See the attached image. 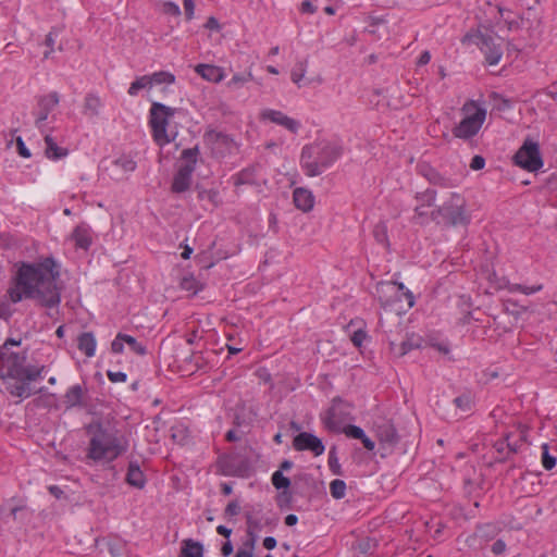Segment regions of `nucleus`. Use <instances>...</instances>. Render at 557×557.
Returning <instances> with one entry per match:
<instances>
[{
    "label": "nucleus",
    "instance_id": "nucleus-48",
    "mask_svg": "<svg viewBox=\"0 0 557 557\" xmlns=\"http://www.w3.org/2000/svg\"><path fill=\"white\" fill-rule=\"evenodd\" d=\"M329 466L334 474H341V466L338 463L335 448L333 447L329 454Z\"/></svg>",
    "mask_w": 557,
    "mask_h": 557
},
{
    "label": "nucleus",
    "instance_id": "nucleus-32",
    "mask_svg": "<svg viewBox=\"0 0 557 557\" xmlns=\"http://www.w3.org/2000/svg\"><path fill=\"white\" fill-rule=\"evenodd\" d=\"M20 383H15L9 387L10 394L16 397H28L32 395V391L27 380H20Z\"/></svg>",
    "mask_w": 557,
    "mask_h": 557
},
{
    "label": "nucleus",
    "instance_id": "nucleus-35",
    "mask_svg": "<svg viewBox=\"0 0 557 557\" xmlns=\"http://www.w3.org/2000/svg\"><path fill=\"white\" fill-rule=\"evenodd\" d=\"M149 78L151 81V86L161 84H173L175 82V76L172 73L164 71L156 72L149 75Z\"/></svg>",
    "mask_w": 557,
    "mask_h": 557
},
{
    "label": "nucleus",
    "instance_id": "nucleus-12",
    "mask_svg": "<svg viewBox=\"0 0 557 557\" xmlns=\"http://www.w3.org/2000/svg\"><path fill=\"white\" fill-rule=\"evenodd\" d=\"M348 414V405L339 399H334L331 408L323 417V423L329 431L341 433Z\"/></svg>",
    "mask_w": 557,
    "mask_h": 557
},
{
    "label": "nucleus",
    "instance_id": "nucleus-40",
    "mask_svg": "<svg viewBox=\"0 0 557 557\" xmlns=\"http://www.w3.org/2000/svg\"><path fill=\"white\" fill-rule=\"evenodd\" d=\"M330 492L335 499L343 498L346 492V483L338 479L332 481L330 484Z\"/></svg>",
    "mask_w": 557,
    "mask_h": 557
},
{
    "label": "nucleus",
    "instance_id": "nucleus-26",
    "mask_svg": "<svg viewBox=\"0 0 557 557\" xmlns=\"http://www.w3.org/2000/svg\"><path fill=\"white\" fill-rule=\"evenodd\" d=\"M84 395V388L82 385L77 384L67 389L64 395V404L66 408H72L82 404Z\"/></svg>",
    "mask_w": 557,
    "mask_h": 557
},
{
    "label": "nucleus",
    "instance_id": "nucleus-3",
    "mask_svg": "<svg viewBox=\"0 0 557 557\" xmlns=\"http://www.w3.org/2000/svg\"><path fill=\"white\" fill-rule=\"evenodd\" d=\"M466 207V199L461 195L449 191L442 203L432 210V221L447 226L467 225L470 215Z\"/></svg>",
    "mask_w": 557,
    "mask_h": 557
},
{
    "label": "nucleus",
    "instance_id": "nucleus-31",
    "mask_svg": "<svg viewBox=\"0 0 557 557\" xmlns=\"http://www.w3.org/2000/svg\"><path fill=\"white\" fill-rule=\"evenodd\" d=\"M307 60L299 61L296 63L295 67L292 70L290 78L293 83H295L298 87H301V82L305 78L307 72Z\"/></svg>",
    "mask_w": 557,
    "mask_h": 557
},
{
    "label": "nucleus",
    "instance_id": "nucleus-64",
    "mask_svg": "<svg viewBox=\"0 0 557 557\" xmlns=\"http://www.w3.org/2000/svg\"><path fill=\"white\" fill-rule=\"evenodd\" d=\"M300 10L302 13H309V14H312L315 12V7L312 4L311 1L309 0H305L302 3H301V7H300Z\"/></svg>",
    "mask_w": 557,
    "mask_h": 557
},
{
    "label": "nucleus",
    "instance_id": "nucleus-29",
    "mask_svg": "<svg viewBox=\"0 0 557 557\" xmlns=\"http://www.w3.org/2000/svg\"><path fill=\"white\" fill-rule=\"evenodd\" d=\"M72 237L75 240L76 246L79 248L87 249L91 244L90 236L84 227L77 226L74 230Z\"/></svg>",
    "mask_w": 557,
    "mask_h": 557
},
{
    "label": "nucleus",
    "instance_id": "nucleus-37",
    "mask_svg": "<svg viewBox=\"0 0 557 557\" xmlns=\"http://www.w3.org/2000/svg\"><path fill=\"white\" fill-rule=\"evenodd\" d=\"M377 540L373 537H363L358 544L357 548L361 554H372L377 547Z\"/></svg>",
    "mask_w": 557,
    "mask_h": 557
},
{
    "label": "nucleus",
    "instance_id": "nucleus-16",
    "mask_svg": "<svg viewBox=\"0 0 557 557\" xmlns=\"http://www.w3.org/2000/svg\"><path fill=\"white\" fill-rule=\"evenodd\" d=\"M260 116L263 120H269L272 123L283 126L284 128L288 129L290 133L296 134L298 132L299 122L287 116L286 114H284L281 111L267 109L261 112Z\"/></svg>",
    "mask_w": 557,
    "mask_h": 557
},
{
    "label": "nucleus",
    "instance_id": "nucleus-36",
    "mask_svg": "<svg viewBox=\"0 0 557 557\" xmlns=\"http://www.w3.org/2000/svg\"><path fill=\"white\" fill-rule=\"evenodd\" d=\"M180 286L182 289L191 292L193 295L202 289V284L199 283L194 276H185L181 280Z\"/></svg>",
    "mask_w": 557,
    "mask_h": 557
},
{
    "label": "nucleus",
    "instance_id": "nucleus-52",
    "mask_svg": "<svg viewBox=\"0 0 557 557\" xmlns=\"http://www.w3.org/2000/svg\"><path fill=\"white\" fill-rule=\"evenodd\" d=\"M491 550L494 555H502L506 550V543L503 540H497L493 543Z\"/></svg>",
    "mask_w": 557,
    "mask_h": 557
},
{
    "label": "nucleus",
    "instance_id": "nucleus-23",
    "mask_svg": "<svg viewBox=\"0 0 557 557\" xmlns=\"http://www.w3.org/2000/svg\"><path fill=\"white\" fill-rule=\"evenodd\" d=\"M102 102L99 96L95 94H87L84 99V114L89 117L98 116Z\"/></svg>",
    "mask_w": 557,
    "mask_h": 557
},
{
    "label": "nucleus",
    "instance_id": "nucleus-11",
    "mask_svg": "<svg viewBox=\"0 0 557 557\" xmlns=\"http://www.w3.org/2000/svg\"><path fill=\"white\" fill-rule=\"evenodd\" d=\"M416 201L413 221L421 225L432 221V210L437 207L435 203L436 191L434 189H426L422 193H418Z\"/></svg>",
    "mask_w": 557,
    "mask_h": 557
},
{
    "label": "nucleus",
    "instance_id": "nucleus-58",
    "mask_svg": "<svg viewBox=\"0 0 557 557\" xmlns=\"http://www.w3.org/2000/svg\"><path fill=\"white\" fill-rule=\"evenodd\" d=\"M184 10L187 20H191L194 16L195 3L194 0H184Z\"/></svg>",
    "mask_w": 557,
    "mask_h": 557
},
{
    "label": "nucleus",
    "instance_id": "nucleus-49",
    "mask_svg": "<svg viewBox=\"0 0 557 557\" xmlns=\"http://www.w3.org/2000/svg\"><path fill=\"white\" fill-rule=\"evenodd\" d=\"M542 285H535V286H525V285H521V284H516L512 286L511 290H517V292H520L522 294H525V295H530V294H533V293H536V292H540L542 289Z\"/></svg>",
    "mask_w": 557,
    "mask_h": 557
},
{
    "label": "nucleus",
    "instance_id": "nucleus-19",
    "mask_svg": "<svg viewBox=\"0 0 557 557\" xmlns=\"http://www.w3.org/2000/svg\"><path fill=\"white\" fill-rule=\"evenodd\" d=\"M195 71L203 79L211 83H220L225 77L224 70L212 64H198L195 66Z\"/></svg>",
    "mask_w": 557,
    "mask_h": 557
},
{
    "label": "nucleus",
    "instance_id": "nucleus-27",
    "mask_svg": "<svg viewBox=\"0 0 557 557\" xmlns=\"http://www.w3.org/2000/svg\"><path fill=\"white\" fill-rule=\"evenodd\" d=\"M46 156L49 159H60L67 154V150L59 147L50 135L45 136Z\"/></svg>",
    "mask_w": 557,
    "mask_h": 557
},
{
    "label": "nucleus",
    "instance_id": "nucleus-41",
    "mask_svg": "<svg viewBox=\"0 0 557 557\" xmlns=\"http://www.w3.org/2000/svg\"><path fill=\"white\" fill-rule=\"evenodd\" d=\"M272 484L277 490H287L290 485V481L288 478L283 475L281 470H277L272 475Z\"/></svg>",
    "mask_w": 557,
    "mask_h": 557
},
{
    "label": "nucleus",
    "instance_id": "nucleus-46",
    "mask_svg": "<svg viewBox=\"0 0 557 557\" xmlns=\"http://www.w3.org/2000/svg\"><path fill=\"white\" fill-rule=\"evenodd\" d=\"M478 532L480 536L485 537L486 540L493 539L497 533V528L494 524H484L479 527Z\"/></svg>",
    "mask_w": 557,
    "mask_h": 557
},
{
    "label": "nucleus",
    "instance_id": "nucleus-59",
    "mask_svg": "<svg viewBox=\"0 0 557 557\" xmlns=\"http://www.w3.org/2000/svg\"><path fill=\"white\" fill-rule=\"evenodd\" d=\"M492 97H493V99H494V100H498V101H500V104L498 106V109H499V110H505V109L510 108V106H511L510 100H508V99H506V98L502 97L500 95H498V94H496V92H494V94L492 95Z\"/></svg>",
    "mask_w": 557,
    "mask_h": 557
},
{
    "label": "nucleus",
    "instance_id": "nucleus-30",
    "mask_svg": "<svg viewBox=\"0 0 557 557\" xmlns=\"http://www.w3.org/2000/svg\"><path fill=\"white\" fill-rule=\"evenodd\" d=\"M151 81L149 75H144L136 78L129 86L127 92L129 96H136L144 88H151Z\"/></svg>",
    "mask_w": 557,
    "mask_h": 557
},
{
    "label": "nucleus",
    "instance_id": "nucleus-53",
    "mask_svg": "<svg viewBox=\"0 0 557 557\" xmlns=\"http://www.w3.org/2000/svg\"><path fill=\"white\" fill-rule=\"evenodd\" d=\"M239 509H240L239 504L236 500H233V502L228 503V505L225 508L224 513L226 516H236V515H238Z\"/></svg>",
    "mask_w": 557,
    "mask_h": 557
},
{
    "label": "nucleus",
    "instance_id": "nucleus-57",
    "mask_svg": "<svg viewBox=\"0 0 557 557\" xmlns=\"http://www.w3.org/2000/svg\"><path fill=\"white\" fill-rule=\"evenodd\" d=\"M163 7H164V12L168 14H172V15H176V16L181 14V10H180L178 5L175 4L174 2H165Z\"/></svg>",
    "mask_w": 557,
    "mask_h": 557
},
{
    "label": "nucleus",
    "instance_id": "nucleus-9",
    "mask_svg": "<svg viewBox=\"0 0 557 557\" xmlns=\"http://www.w3.org/2000/svg\"><path fill=\"white\" fill-rule=\"evenodd\" d=\"M198 153L197 147L183 150L182 159L186 162L180 166L173 178L172 190L174 193H184L190 187L191 174L195 171Z\"/></svg>",
    "mask_w": 557,
    "mask_h": 557
},
{
    "label": "nucleus",
    "instance_id": "nucleus-1",
    "mask_svg": "<svg viewBox=\"0 0 557 557\" xmlns=\"http://www.w3.org/2000/svg\"><path fill=\"white\" fill-rule=\"evenodd\" d=\"M10 280L7 296L13 302L24 298L38 299L45 307L60 304V290L57 286L59 271L52 258L40 262H20Z\"/></svg>",
    "mask_w": 557,
    "mask_h": 557
},
{
    "label": "nucleus",
    "instance_id": "nucleus-55",
    "mask_svg": "<svg viewBox=\"0 0 557 557\" xmlns=\"http://www.w3.org/2000/svg\"><path fill=\"white\" fill-rule=\"evenodd\" d=\"M125 342L123 341V338H120V333L116 335V337L114 338V341L111 343V349L113 352L115 354H121L123 351V344Z\"/></svg>",
    "mask_w": 557,
    "mask_h": 557
},
{
    "label": "nucleus",
    "instance_id": "nucleus-50",
    "mask_svg": "<svg viewBox=\"0 0 557 557\" xmlns=\"http://www.w3.org/2000/svg\"><path fill=\"white\" fill-rule=\"evenodd\" d=\"M366 337H367V333L362 330H358V331L354 332V334L351 335V342L356 347H361Z\"/></svg>",
    "mask_w": 557,
    "mask_h": 557
},
{
    "label": "nucleus",
    "instance_id": "nucleus-7",
    "mask_svg": "<svg viewBox=\"0 0 557 557\" xmlns=\"http://www.w3.org/2000/svg\"><path fill=\"white\" fill-rule=\"evenodd\" d=\"M175 113V108L168 107L160 102H152L151 104L149 125L152 131L153 140L161 147L173 140V138L169 136L166 127Z\"/></svg>",
    "mask_w": 557,
    "mask_h": 557
},
{
    "label": "nucleus",
    "instance_id": "nucleus-63",
    "mask_svg": "<svg viewBox=\"0 0 557 557\" xmlns=\"http://www.w3.org/2000/svg\"><path fill=\"white\" fill-rule=\"evenodd\" d=\"M205 27L211 30H220L221 28L219 21L213 16L207 20Z\"/></svg>",
    "mask_w": 557,
    "mask_h": 557
},
{
    "label": "nucleus",
    "instance_id": "nucleus-22",
    "mask_svg": "<svg viewBox=\"0 0 557 557\" xmlns=\"http://www.w3.org/2000/svg\"><path fill=\"white\" fill-rule=\"evenodd\" d=\"M180 557H203V545L195 540L182 541Z\"/></svg>",
    "mask_w": 557,
    "mask_h": 557
},
{
    "label": "nucleus",
    "instance_id": "nucleus-4",
    "mask_svg": "<svg viewBox=\"0 0 557 557\" xmlns=\"http://www.w3.org/2000/svg\"><path fill=\"white\" fill-rule=\"evenodd\" d=\"M461 112L465 117L453 128L456 138L463 140L472 139L482 128L486 119V110L478 106L473 100L467 101Z\"/></svg>",
    "mask_w": 557,
    "mask_h": 557
},
{
    "label": "nucleus",
    "instance_id": "nucleus-38",
    "mask_svg": "<svg viewBox=\"0 0 557 557\" xmlns=\"http://www.w3.org/2000/svg\"><path fill=\"white\" fill-rule=\"evenodd\" d=\"M120 338H123L125 344H127L131 350H133L135 354L140 356L146 354V347L138 343L135 337L120 333Z\"/></svg>",
    "mask_w": 557,
    "mask_h": 557
},
{
    "label": "nucleus",
    "instance_id": "nucleus-14",
    "mask_svg": "<svg viewBox=\"0 0 557 557\" xmlns=\"http://www.w3.org/2000/svg\"><path fill=\"white\" fill-rule=\"evenodd\" d=\"M293 446L296 450H310L314 456H320L324 453V445L322 441L308 432L299 433L294 438Z\"/></svg>",
    "mask_w": 557,
    "mask_h": 557
},
{
    "label": "nucleus",
    "instance_id": "nucleus-45",
    "mask_svg": "<svg viewBox=\"0 0 557 557\" xmlns=\"http://www.w3.org/2000/svg\"><path fill=\"white\" fill-rule=\"evenodd\" d=\"M342 432H344L348 437H352V438H357V440H361L362 437H364V431L360 428V426H357V425H347L345 428H343Z\"/></svg>",
    "mask_w": 557,
    "mask_h": 557
},
{
    "label": "nucleus",
    "instance_id": "nucleus-17",
    "mask_svg": "<svg viewBox=\"0 0 557 557\" xmlns=\"http://www.w3.org/2000/svg\"><path fill=\"white\" fill-rule=\"evenodd\" d=\"M59 95L55 91H52L39 98V111L37 113V117L35 121V124L38 128H40L42 123L48 119L49 113L59 104Z\"/></svg>",
    "mask_w": 557,
    "mask_h": 557
},
{
    "label": "nucleus",
    "instance_id": "nucleus-39",
    "mask_svg": "<svg viewBox=\"0 0 557 557\" xmlns=\"http://www.w3.org/2000/svg\"><path fill=\"white\" fill-rule=\"evenodd\" d=\"M247 534H257L261 530V522L255 517L252 511H246Z\"/></svg>",
    "mask_w": 557,
    "mask_h": 557
},
{
    "label": "nucleus",
    "instance_id": "nucleus-62",
    "mask_svg": "<svg viewBox=\"0 0 557 557\" xmlns=\"http://www.w3.org/2000/svg\"><path fill=\"white\" fill-rule=\"evenodd\" d=\"M10 317H11L10 306L4 301H0V319L7 320Z\"/></svg>",
    "mask_w": 557,
    "mask_h": 557
},
{
    "label": "nucleus",
    "instance_id": "nucleus-56",
    "mask_svg": "<svg viewBox=\"0 0 557 557\" xmlns=\"http://www.w3.org/2000/svg\"><path fill=\"white\" fill-rule=\"evenodd\" d=\"M16 146H17V151L18 153L23 157V158H29L30 157V152L29 150L26 148L22 137H17L16 138Z\"/></svg>",
    "mask_w": 557,
    "mask_h": 557
},
{
    "label": "nucleus",
    "instance_id": "nucleus-5",
    "mask_svg": "<svg viewBox=\"0 0 557 557\" xmlns=\"http://www.w3.org/2000/svg\"><path fill=\"white\" fill-rule=\"evenodd\" d=\"M502 38L483 33L481 26L471 29L461 39L462 44H475L485 57L488 65H496L503 57Z\"/></svg>",
    "mask_w": 557,
    "mask_h": 557
},
{
    "label": "nucleus",
    "instance_id": "nucleus-15",
    "mask_svg": "<svg viewBox=\"0 0 557 557\" xmlns=\"http://www.w3.org/2000/svg\"><path fill=\"white\" fill-rule=\"evenodd\" d=\"M376 437L380 444L386 448H393L399 441V436L394 424L389 421H383L375 426Z\"/></svg>",
    "mask_w": 557,
    "mask_h": 557
},
{
    "label": "nucleus",
    "instance_id": "nucleus-47",
    "mask_svg": "<svg viewBox=\"0 0 557 557\" xmlns=\"http://www.w3.org/2000/svg\"><path fill=\"white\" fill-rule=\"evenodd\" d=\"M115 164L121 166L126 172H133L136 169V162L127 157H122L115 161Z\"/></svg>",
    "mask_w": 557,
    "mask_h": 557
},
{
    "label": "nucleus",
    "instance_id": "nucleus-51",
    "mask_svg": "<svg viewBox=\"0 0 557 557\" xmlns=\"http://www.w3.org/2000/svg\"><path fill=\"white\" fill-rule=\"evenodd\" d=\"M485 165V159L481 156H474L471 160L470 168L473 171L482 170Z\"/></svg>",
    "mask_w": 557,
    "mask_h": 557
},
{
    "label": "nucleus",
    "instance_id": "nucleus-10",
    "mask_svg": "<svg viewBox=\"0 0 557 557\" xmlns=\"http://www.w3.org/2000/svg\"><path fill=\"white\" fill-rule=\"evenodd\" d=\"M516 165L529 172H536L543 166L539 145L527 139L513 156Z\"/></svg>",
    "mask_w": 557,
    "mask_h": 557
},
{
    "label": "nucleus",
    "instance_id": "nucleus-8",
    "mask_svg": "<svg viewBox=\"0 0 557 557\" xmlns=\"http://www.w3.org/2000/svg\"><path fill=\"white\" fill-rule=\"evenodd\" d=\"M375 295L383 308L393 307L400 302L403 298L407 301V308L414 305V297L403 283L380 282L375 286Z\"/></svg>",
    "mask_w": 557,
    "mask_h": 557
},
{
    "label": "nucleus",
    "instance_id": "nucleus-34",
    "mask_svg": "<svg viewBox=\"0 0 557 557\" xmlns=\"http://www.w3.org/2000/svg\"><path fill=\"white\" fill-rule=\"evenodd\" d=\"M373 236L379 244L383 245L385 248L389 247L387 226L385 223L381 222L374 226Z\"/></svg>",
    "mask_w": 557,
    "mask_h": 557
},
{
    "label": "nucleus",
    "instance_id": "nucleus-43",
    "mask_svg": "<svg viewBox=\"0 0 557 557\" xmlns=\"http://www.w3.org/2000/svg\"><path fill=\"white\" fill-rule=\"evenodd\" d=\"M454 403L462 412H469L473 405L472 398L469 395H461L455 398Z\"/></svg>",
    "mask_w": 557,
    "mask_h": 557
},
{
    "label": "nucleus",
    "instance_id": "nucleus-25",
    "mask_svg": "<svg viewBox=\"0 0 557 557\" xmlns=\"http://www.w3.org/2000/svg\"><path fill=\"white\" fill-rule=\"evenodd\" d=\"M494 448L499 455L498 460L504 461L506 460L510 454H516L518 451V444L517 443H510L509 442V435H506V437L502 441H497L494 444Z\"/></svg>",
    "mask_w": 557,
    "mask_h": 557
},
{
    "label": "nucleus",
    "instance_id": "nucleus-21",
    "mask_svg": "<svg viewBox=\"0 0 557 557\" xmlns=\"http://www.w3.org/2000/svg\"><path fill=\"white\" fill-rule=\"evenodd\" d=\"M126 482L136 487L143 488L146 483L145 474L136 461H131L126 473Z\"/></svg>",
    "mask_w": 557,
    "mask_h": 557
},
{
    "label": "nucleus",
    "instance_id": "nucleus-18",
    "mask_svg": "<svg viewBox=\"0 0 557 557\" xmlns=\"http://www.w3.org/2000/svg\"><path fill=\"white\" fill-rule=\"evenodd\" d=\"M293 201L297 209L310 212L314 206V196L309 189L297 187L293 193Z\"/></svg>",
    "mask_w": 557,
    "mask_h": 557
},
{
    "label": "nucleus",
    "instance_id": "nucleus-44",
    "mask_svg": "<svg viewBox=\"0 0 557 557\" xmlns=\"http://www.w3.org/2000/svg\"><path fill=\"white\" fill-rule=\"evenodd\" d=\"M248 539L244 542L243 546L237 549V552H245L246 554H250L251 556H255V546L256 542L258 540L257 534H247Z\"/></svg>",
    "mask_w": 557,
    "mask_h": 557
},
{
    "label": "nucleus",
    "instance_id": "nucleus-33",
    "mask_svg": "<svg viewBox=\"0 0 557 557\" xmlns=\"http://www.w3.org/2000/svg\"><path fill=\"white\" fill-rule=\"evenodd\" d=\"M541 448H542L541 460H542V465H543L544 469L548 470V471L553 470L557 463V456L552 455L549 453V447L547 444H543Z\"/></svg>",
    "mask_w": 557,
    "mask_h": 557
},
{
    "label": "nucleus",
    "instance_id": "nucleus-42",
    "mask_svg": "<svg viewBox=\"0 0 557 557\" xmlns=\"http://www.w3.org/2000/svg\"><path fill=\"white\" fill-rule=\"evenodd\" d=\"M304 168L308 176H318L325 170L318 159L315 161L305 162Z\"/></svg>",
    "mask_w": 557,
    "mask_h": 557
},
{
    "label": "nucleus",
    "instance_id": "nucleus-54",
    "mask_svg": "<svg viewBox=\"0 0 557 557\" xmlns=\"http://www.w3.org/2000/svg\"><path fill=\"white\" fill-rule=\"evenodd\" d=\"M107 375L111 382H125L126 381V374L124 372H113L108 371Z\"/></svg>",
    "mask_w": 557,
    "mask_h": 557
},
{
    "label": "nucleus",
    "instance_id": "nucleus-61",
    "mask_svg": "<svg viewBox=\"0 0 557 557\" xmlns=\"http://www.w3.org/2000/svg\"><path fill=\"white\" fill-rule=\"evenodd\" d=\"M431 346L433 348H435L438 352L443 354V355H448L450 349H449V346L447 343H440V342H434L431 344Z\"/></svg>",
    "mask_w": 557,
    "mask_h": 557
},
{
    "label": "nucleus",
    "instance_id": "nucleus-2",
    "mask_svg": "<svg viewBox=\"0 0 557 557\" xmlns=\"http://www.w3.org/2000/svg\"><path fill=\"white\" fill-rule=\"evenodd\" d=\"M89 436L86 458L97 465H108L128 449V441L114 428L94 421L86 426Z\"/></svg>",
    "mask_w": 557,
    "mask_h": 557
},
{
    "label": "nucleus",
    "instance_id": "nucleus-20",
    "mask_svg": "<svg viewBox=\"0 0 557 557\" xmlns=\"http://www.w3.org/2000/svg\"><path fill=\"white\" fill-rule=\"evenodd\" d=\"M342 154V149L337 146L325 145L321 148L317 159L320 161L322 168L327 169L331 166Z\"/></svg>",
    "mask_w": 557,
    "mask_h": 557
},
{
    "label": "nucleus",
    "instance_id": "nucleus-6",
    "mask_svg": "<svg viewBox=\"0 0 557 557\" xmlns=\"http://www.w3.org/2000/svg\"><path fill=\"white\" fill-rule=\"evenodd\" d=\"M0 359L2 361V367L5 370V372L0 375L2 380L9 377L32 382L40 376V369L25 366L26 356L24 354L0 350Z\"/></svg>",
    "mask_w": 557,
    "mask_h": 557
},
{
    "label": "nucleus",
    "instance_id": "nucleus-60",
    "mask_svg": "<svg viewBox=\"0 0 557 557\" xmlns=\"http://www.w3.org/2000/svg\"><path fill=\"white\" fill-rule=\"evenodd\" d=\"M45 44L49 47V50L44 53V58L48 59L53 50L54 38L51 33L46 36Z\"/></svg>",
    "mask_w": 557,
    "mask_h": 557
},
{
    "label": "nucleus",
    "instance_id": "nucleus-24",
    "mask_svg": "<svg viewBox=\"0 0 557 557\" xmlns=\"http://www.w3.org/2000/svg\"><path fill=\"white\" fill-rule=\"evenodd\" d=\"M78 349L87 357H92L96 351V338L91 332L82 333L78 336Z\"/></svg>",
    "mask_w": 557,
    "mask_h": 557
},
{
    "label": "nucleus",
    "instance_id": "nucleus-28",
    "mask_svg": "<svg viewBox=\"0 0 557 557\" xmlns=\"http://www.w3.org/2000/svg\"><path fill=\"white\" fill-rule=\"evenodd\" d=\"M253 79V75L251 71L246 73H236L233 77L226 83V87L232 90H237L244 87L247 83Z\"/></svg>",
    "mask_w": 557,
    "mask_h": 557
},
{
    "label": "nucleus",
    "instance_id": "nucleus-13",
    "mask_svg": "<svg viewBox=\"0 0 557 557\" xmlns=\"http://www.w3.org/2000/svg\"><path fill=\"white\" fill-rule=\"evenodd\" d=\"M203 140L216 157H224L235 148V141L227 134L218 131H208Z\"/></svg>",
    "mask_w": 557,
    "mask_h": 557
}]
</instances>
